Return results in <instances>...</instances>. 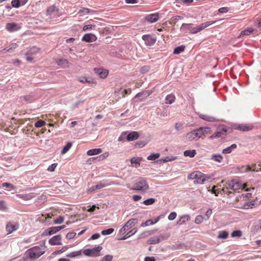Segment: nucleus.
<instances>
[{"instance_id":"61","label":"nucleus","mask_w":261,"mask_h":261,"mask_svg":"<svg viewBox=\"0 0 261 261\" xmlns=\"http://www.w3.org/2000/svg\"><path fill=\"white\" fill-rule=\"evenodd\" d=\"M64 218L62 216H59L57 219L54 220L55 224H61L64 221Z\"/></svg>"},{"instance_id":"6","label":"nucleus","mask_w":261,"mask_h":261,"mask_svg":"<svg viewBox=\"0 0 261 261\" xmlns=\"http://www.w3.org/2000/svg\"><path fill=\"white\" fill-rule=\"evenodd\" d=\"M216 21H207L204 23L200 24L195 27H193V29H191V34H196L197 33L201 31L204 30V29L208 27L211 25L214 24Z\"/></svg>"},{"instance_id":"59","label":"nucleus","mask_w":261,"mask_h":261,"mask_svg":"<svg viewBox=\"0 0 261 261\" xmlns=\"http://www.w3.org/2000/svg\"><path fill=\"white\" fill-rule=\"evenodd\" d=\"M2 187H7V188H10V189H13V190L15 189L16 188L14 185H13L12 184H11L10 183H8V182H4L2 184Z\"/></svg>"},{"instance_id":"27","label":"nucleus","mask_w":261,"mask_h":261,"mask_svg":"<svg viewBox=\"0 0 261 261\" xmlns=\"http://www.w3.org/2000/svg\"><path fill=\"white\" fill-rule=\"evenodd\" d=\"M226 132V129L223 127L220 131H217L215 132L211 137L212 138H219L222 136Z\"/></svg>"},{"instance_id":"50","label":"nucleus","mask_w":261,"mask_h":261,"mask_svg":"<svg viewBox=\"0 0 261 261\" xmlns=\"http://www.w3.org/2000/svg\"><path fill=\"white\" fill-rule=\"evenodd\" d=\"M46 124L44 120H39L37 121L35 124V126L36 127H41L42 126H43Z\"/></svg>"},{"instance_id":"47","label":"nucleus","mask_w":261,"mask_h":261,"mask_svg":"<svg viewBox=\"0 0 261 261\" xmlns=\"http://www.w3.org/2000/svg\"><path fill=\"white\" fill-rule=\"evenodd\" d=\"M242 235V232L241 230H234L231 233V236L232 238L240 237Z\"/></svg>"},{"instance_id":"25","label":"nucleus","mask_w":261,"mask_h":261,"mask_svg":"<svg viewBox=\"0 0 261 261\" xmlns=\"http://www.w3.org/2000/svg\"><path fill=\"white\" fill-rule=\"evenodd\" d=\"M190 220V217L188 215H185L180 217L179 220L177 222V225H182Z\"/></svg>"},{"instance_id":"21","label":"nucleus","mask_w":261,"mask_h":261,"mask_svg":"<svg viewBox=\"0 0 261 261\" xmlns=\"http://www.w3.org/2000/svg\"><path fill=\"white\" fill-rule=\"evenodd\" d=\"M253 126L251 124H240L236 127V129L243 132H247L251 130Z\"/></svg>"},{"instance_id":"56","label":"nucleus","mask_w":261,"mask_h":261,"mask_svg":"<svg viewBox=\"0 0 261 261\" xmlns=\"http://www.w3.org/2000/svg\"><path fill=\"white\" fill-rule=\"evenodd\" d=\"M11 4L13 7L19 8L20 6L19 0H12Z\"/></svg>"},{"instance_id":"33","label":"nucleus","mask_w":261,"mask_h":261,"mask_svg":"<svg viewBox=\"0 0 261 261\" xmlns=\"http://www.w3.org/2000/svg\"><path fill=\"white\" fill-rule=\"evenodd\" d=\"M82 255L81 250L72 252L66 255V256L70 258H74Z\"/></svg>"},{"instance_id":"42","label":"nucleus","mask_w":261,"mask_h":261,"mask_svg":"<svg viewBox=\"0 0 261 261\" xmlns=\"http://www.w3.org/2000/svg\"><path fill=\"white\" fill-rule=\"evenodd\" d=\"M228 236V233L226 231H221L219 232L218 238L225 239L227 238Z\"/></svg>"},{"instance_id":"30","label":"nucleus","mask_w":261,"mask_h":261,"mask_svg":"<svg viewBox=\"0 0 261 261\" xmlns=\"http://www.w3.org/2000/svg\"><path fill=\"white\" fill-rule=\"evenodd\" d=\"M192 29H193L192 24L183 23L180 27V31L185 32L187 30H189L191 33Z\"/></svg>"},{"instance_id":"26","label":"nucleus","mask_w":261,"mask_h":261,"mask_svg":"<svg viewBox=\"0 0 261 261\" xmlns=\"http://www.w3.org/2000/svg\"><path fill=\"white\" fill-rule=\"evenodd\" d=\"M102 152V149L101 148H95V149H92L89 150L87 152V154L88 155H94L98 154Z\"/></svg>"},{"instance_id":"53","label":"nucleus","mask_w":261,"mask_h":261,"mask_svg":"<svg viewBox=\"0 0 261 261\" xmlns=\"http://www.w3.org/2000/svg\"><path fill=\"white\" fill-rule=\"evenodd\" d=\"M109 152H106L99 155L98 156H97L96 159H98L99 161H102L105 160L106 158H107L109 156Z\"/></svg>"},{"instance_id":"1","label":"nucleus","mask_w":261,"mask_h":261,"mask_svg":"<svg viewBox=\"0 0 261 261\" xmlns=\"http://www.w3.org/2000/svg\"><path fill=\"white\" fill-rule=\"evenodd\" d=\"M45 253V250L39 246H35L28 249L25 252V255L32 259L39 258Z\"/></svg>"},{"instance_id":"54","label":"nucleus","mask_w":261,"mask_h":261,"mask_svg":"<svg viewBox=\"0 0 261 261\" xmlns=\"http://www.w3.org/2000/svg\"><path fill=\"white\" fill-rule=\"evenodd\" d=\"M150 70V66L148 65H145L141 68L140 72L143 73L145 74L149 71Z\"/></svg>"},{"instance_id":"12","label":"nucleus","mask_w":261,"mask_h":261,"mask_svg":"<svg viewBox=\"0 0 261 261\" xmlns=\"http://www.w3.org/2000/svg\"><path fill=\"white\" fill-rule=\"evenodd\" d=\"M19 227V224L18 223H13L12 222H8L6 227V231L8 234H10L14 231L17 230Z\"/></svg>"},{"instance_id":"10","label":"nucleus","mask_w":261,"mask_h":261,"mask_svg":"<svg viewBox=\"0 0 261 261\" xmlns=\"http://www.w3.org/2000/svg\"><path fill=\"white\" fill-rule=\"evenodd\" d=\"M22 23L15 22L7 23L6 25V29L9 32H14L19 31L21 28Z\"/></svg>"},{"instance_id":"52","label":"nucleus","mask_w":261,"mask_h":261,"mask_svg":"<svg viewBox=\"0 0 261 261\" xmlns=\"http://www.w3.org/2000/svg\"><path fill=\"white\" fill-rule=\"evenodd\" d=\"M48 234L49 235L54 234L59 231V228H57V226L50 227L48 229Z\"/></svg>"},{"instance_id":"11","label":"nucleus","mask_w":261,"mask_h":261,"mask_svg":"<svg viewBox=\"0 0 261 261\" xmlns=\"http://www.w3.org/2000/svg\"><path fill=\"white\" fill-rule=\"evenodd\" d=\"M197 139H199L203 136L211 133V128L208 127H201L195 129Z\"/></svg>"},{"instance_id":"38","label":"nucleus","mask_w":261,"mask_h":261,"mask_svg":"<svg viewBox=\"0 0 261 261\" xmlns=\"http://www.w3.org/2000/svg\"><path fill=\"white\" fill-rule=\"evenodd\" d=\"M185 49V45H181L179 46H178L176 47L173 51V53L174 54H179L181 52L184 51Z\"/></svg>"},{"instance_id":"20","label":"nucleus","mask_w":261,"mask_h":261,"mask_svg":"<svg viewBox=\"0 0 261 261\" xmlns=\"http://www.w3.org/2000/svg\"><path fill=\"white\" fill-rule=\"evenodd\" d=\"M18 45L16 43H11L9 47L4 48L0 51V53L4 54L7 52L12 53L18 47Z\"/></svg>"},{"instance_id":"8","label":"nucleus","mask_w":261,"mask_h":261,"mask_svg":"<svg viewBox=\"0 0 261 261\" xmlns=\"http://www.w3.org/2000/svg\"><path fill=\"white\" fill-rule=\"evenodd\" d=\"M101 246L94 247L92 249H87L84 250V254L89 256H98L100 255V251L102 250Z\"/></svg>"},{"instance_id":"49","label":"nucleus","mask_w":261,"mask_h":261,"mask_svg":"<svg viewBox=\"0 0 261 261\" xmlns=\"http://www.w3.org/2000/svg\"><path fill=\"white\" fill-rule=\"evenodd\" d=\"M155 202V199L154 198H149L144 200L143 203L146 205H149L153 204Z\"/></svg>"},{"instance_id":"35","label":"nucleus","mask_w":261,"mask_h":261,"mask_svg":"<svg viewBox=\"0 0 261 261\" xmlns=\"http://www.w3.org/2000/svg\"><path fill=\"white\" fill-rule=\"evenodd\" d=\"M199 117L201 118L203 120L210 121V122H213L215 121V118L213 117L205 115V114H201L199 115Z\"/></svg>"},{"instance_id":"18","label":"nucleus","mask_w":261,"mask_h":261,"mask_svg":"<svg viewBox=\"0 0 261 261\" xmlns=\"http://www.w3.org/2000/svg\"><path fill=\"white\" fill-rule=\"evenodd\" d=\"M94 71L95 72L99 75L101 78L105 79L108 75V71L107 70L102 68H94Z\"/></svg>"},{"instance_id":"51","label":"nucleus","mask_w":261,"mask_h":261,"mask_svg":"<svg viewBox=\"0 0 261 261\" xmlns=\"http://www.w3.org/2000/svg\"><path fill=\"white\" fill-rule=\"evenodd\" d=\"M204 219V217L201 215H198L196 217L195 219V223L196 224L201 223Z\"/></svg>"},{"instance_id":"37","label":"nucleus","mask_w":261,"mask_h":261,"mask_svg":"<svg viewBox=\"0 0 261 261\" xmlns=\"http://www.w3.org/2000/svg\"><path fill=\"white\" fill-rule=\"evenodd\" d=\"M184 154L186 156H190L191 158H193L196 154L195 150H186L184 152Z\"/></svg>"},{"instance_id":"19","label":"nucleus","mask_w":261,"mask_h":261,"mask_svg":"<svg viewBox=\"0 0 261 261\" xmlns=\"http://www.w3.org/2000/svg\"><path fill=\"white\" fill-rule=\"evenodd\" d=\"M159 19V14L158 13L147 15L145 17V20L147 21L153 23L156 22Z\"/></svg>"},{"instance_id":"62","label":"nucleus","mask_w":261,"mask_h":261,"mask_svg":"<svg viewBox=\"0 0 261 261\" xmlns=\"http://www.w3.org/2000/svg\"><path fill=\"white\" fill-rule=\"evenodd\" d=\"M56 10V7L54 6H52L47 9V13L48 14L51 15Z\"/></svg>"},{"instance_id":"16","label":"nucleus","mask_w":261,"mask_h":261,"mask_svg":"<svg viewBox=\"0 0 261 261\" xmlns=\"http://www.w3.org/2000/svg\"><path fill=\"white\" fill-rule=\"evenodd\" d=\"M61 239V236L59 234L53 237L48 242L51 245H62Z\"/></svg>"},{"instance_id":"41","label":"nucleus","mask_w":261,"mask_h":261,"mask_svg":"<svg viewBox=\"0 0 261 261\" xmlns=\"http://www.w3.org/2000/svg\"><path fill=\"white\" fill-rule=\"evenodd\" d=\"M212 159L216 162L220 163L223 160V156L220 154H214L212 156Z\"/></svg>"},{"instance_id":"28","label":"nucleus","mask_w":261,"mask_h":261,"mask_svg":"<svg viewBox=\"0 0 261 261\" xmlns=\"http://www.w3.org/2000/svg\"><path fill=\"white\" fill-rule=\"evenodd\" d=\"M141 159L140 158H136L135 157H133L130 159V162L132 165L136 167L137 168L140 166V161Z\"/></svg>"},{"instance_id":"57","label":"nucleus","mask_w":261,"mask_h":261,"mask_svg":"<svg viewBox=\"0 0 261 261\" xmlns=\"http://www.w3.org/2000/svg\"><path fill=\"white\" fill-rule=\"evenodd\" d=\"M113 258V255L108 254L105 255L100 261H112Z\"/></svg>"},{"instance_id":"15","label":"nucleus","mask_w":261,"mask_h":261,"mask_svg":"<svg viewBox=\"0 0 261 261\" xmlns=\"http://www.w3.org/2000/svg\"><path fill=\"white\" fill-rule=\"evenodd\" d=\"M111 184H107L105 182L100 181L98 182L95 186H93L91 187H90L89 189V191L90 192H93L95 190H100L104 187H106V186L111 185Z\"/></svg>"},{"instance_id":"2","label":"nucleus","mask_w":261,"mask_h":261,"mask_svg":"<svg viewBox=\"0 0 261 261\" xmlns=\"http://www.w3.org/2000/svg\"><path fill=\"white\" fill-rule=\"evenodd\" d=\"M226 184V188H229L233 191H237L239 189H244L246 191H249V189L247 188V184H242L237 178L228 181Z\"/></svg>"},{"instance_id":"46","label":"nucleus","mask_w":261,"mask_h":261,"mask_svg":"<svg viewBox=\"0 0 261 261\" xmlns=\"http://www.w3.org/2000/svg\"><path fill=\"white\" fill-rule=\"evenodd\" d=\"M159 220V218H158L154 222H153L151 220H147L144 223L142 224V226H149L150 225H153L156 223Z\"/></svg>"},{"instance_id":"4","label":"nucleus","mask_w":261,"mask_h":261,"mask_svg":"<svg viewBox=\"0 0 261 261\" xmlns=\"http://www.w3.org/2000/svg\"><path fill=\"white\" fill-rule=\"evenodd\" d=\"M149 185L146 180L141 179L134 184V187L129 188L130 190L140 191L142 193H145L149 189Z\"/></svg>"},{"instance_id":"48","label":"nucleus","mask_w":261,"mask_h":261,"mask_svg":"<svg viewBox=\"0 0 261 261\" xmlns=\"http://www.w3.org/2000/svg\"><path fill=\"white\" fill-rule=\"evenodd\" d=\"M95 28V25L91 24H87V25H85L84 26L83 30L84 31L92 30L94 29Z\"/></svg>"},{"instance_id":"60","label":"nucleus","mask_w":261,"mask_h":261,"mask_svg":"<svg viewBox=\"0 0 261 261\" xmlns=\"http://www.w3.org/2000/svg\"><path fill=\"white\" fill-rule=\"evenodd\" d=\"M57 165L58 164L57 163H54V164H51V165H50L48 167L47 170L48 171H49V172H53V171H54L55 169H56V168L57 166Z\"/></svg>"},{"instance_id":"23","label":"nucleus","mask_w":261,"mask_h":261,"mask_svg":"<svg viewBox=\"0 0 261 261\" xmlns=\"http://www.w3.org/2000/svg\"><path fill=\"white\" fill-rule=\"evenodd\" d=\"M186 139L190 141L194 140H198L195 130L187 133L186 134Z\"/></svg>"},{"instance_id":"45","label":"nucleus","mask_w":261,"mask_h":261,"mask_svg":"<svg viewBox=\"0 0 261 261\" xmlns=\"http://www.w3.org/2000/svg\"><path fill=\"white\" fill-rule=\"evenodd\" d=\"M69 247L67 246H63L60 250L55 251L53 253V254H59L62 253L65 251H66L68 249Z\"/></svg>"},{"instance_id":"3","label":"nucleus","mask_w":261,"mask_h":261,"mask_svg":"<svg viewBox=\"0 0 261 261\" xmlns=\"http://www.w3.org/2000/svg\"><path fill=\"white\" fill-rule=\"evenodd\" d=\"M188 179L190 180L195 179L194 183L202 184L205 181L206 178L204 174L200 171H196L189 175Z\"/></svg>"},{"instance_id":"29","label":"nucleus","mask_w":261,"mask_h":261,"mask_svg":"<svg viewBox=\"0 0 261 261\" xmlns=\"http://www.w3.org/2000/svg\"><path fill=\"white\" fill-rule=\"evenodd\" d=\"M161 239L160 237L155 236L148 239L147 242L149 244H154L160 242Z\"/></svg>"},{"instance_id":"32","label":"nucleus","mask_w":261,"mask_h":261,"mask_svg":"<svg viewBox=\"0 0 261 261\" xmlns=\"http://www.w3.org/2000/svg\"><path fill=\"white\" fill-rule=\"evenodd\" d=\"M237 146L236 144H232L230 146L224 149L222 151V153L224 154L230 153L232 150L237 148Z\"/></svg>"},{"instance_id":"17","label":"nucleus","mask_w":261,"mask_h":261,"mask_svg":"<svg viewBox=\"0 0 261 261\" xmlns=\"http://www.w3.org/2000/svg\"><path fill=\"white\" fill-rule=\"evenodd\" d=\"M55 62L58 65L63 68H67L70 66V63L65 59H57Z\"/></svg>"},{"instance_id":"40","label":"nucleus","mask_w":261,"mask_h":261,"mask_svg":"<svg viewBox=\"0 0 261 261\" xmlns=\"http://www.w3.org/2000/svg\"><path fill=\"white\" fill-rule=\"evenodd\" d=\"M253 31V30L251 28H249V29H246L241 32L239 37L240 38L241 36H244V35H249L251 33H252Z\"/></svg>"},{"instance_id":"22","label":"nucleus","mask_w":261,"mask_h":261,"mask_svg":"<svg viewBox=\"0 0 261 261\" xmlns=\"http://www.w3.org/2000/svg\"><path fill=\"white\" fill-rule=\"evenodd\" d=\"M139 137V134L137 132H132L127 136L126 140L128 141H132L137 140Z\"/></svg>"},{"instance_id":"31","label":"nucleus","mask_w":261,"mask_h":261,"mask_svg":"<svg viewBox=\"0 0 261 261\" xmlns=\"http://www.w3.org/2000/svg\"><path fill=\"white\" fill-rule=\"evenodd\" d=\"M175 99V97L174 95L172 94H169L166 96V97L165 98L166 103L172 104V103H173L174 102Z\"/></svg>"},{"instance_id":"34","label":"nucleus","mask_w":261,"mask_h":261,"mask_svg":"<svg viewBox=\"0 0 261 261\" xmlns=\"http://www.w3.org/2000/svg\"><path fill=\"white\" fill-rule=\"evenodd\" d=\"M137 231V229L136 228H134L130 230L125 236L121 239L122 240H125L127 238L130 237L132 235L134 234Z\"/></svg>"},{"instance_id":"58","label":"nucleus","mask_w":261,"mask_h":261,"mask_svg":"<svg viewBox=\"0 0 261 261\" xmlns=\"http://www.w3.org/2000/svg\"><path fill=\"white\" fill-rule=\"evenodd\" d=\"M7 210L6 204L4 201H0V210L5 211Z\"/></svg>"},{"instance_id":"44","label":"nucleus","mask_w":261,"mask_h":261,"mask_svg":"<svg viewBox=\"0 0 261 261\" xmlns=\"http://www.w3.org/2000/svg\"><path fill=\"white\" fill-rule=\"evenodd\" d=\"M160 156V154L159 153H152L147 156V159L148 160L154 161L158 159Z\"/></svg>"},{"instance_id":"36","label":"nucleus","mask_w":261,"mask_h":261,"mask_svg":"<svg viewBox=\"0 0 261 261\" xmlns=\"http://www.w3.org/2000/svg\"><path fill=\"white\" fill-rule=\"evenodd\" d=\"M78 81L82 83H95L94 81L92 79H88L84 76L79 77Z\"/></svg>"},{"instance_id":"9","label":"nucleus","mask_w":261,"mask_h":261,"mask_svg":"<svg viewBox=\"0 0 261 261\" xmlns=\"http://www.w3.org/2000/svg\"><path fill=\"white\" fill-rule=\"evenodd\" d=\"M238 170L240 173H246L250 171H258V169L256 168V164L250 165H243L238 167Z\"/></svg>"},{"instance_id":"43","label":"nucleus","mask_w":261,"mask_h":261,"mask_svg":"<svg viewBox=\"0 0 261 261\" xmlns=\"http://www.w3.org/2000/svg\"><path fill=\"white\" fill-rule=\"evenodd\" d=\"M254 204L252 202H245L241 206H238L239 208L243 209H248L249 208H252Z\"/></svg>"},{"instance_id":"5","label":"nucleus","mask_w":261,"mask_h":261,"mask_svg":"<svg viewBox=\"0 0 261 261\" xmlns=\"http://www.w3.org/2000/svg\"><path fill=\"white\" fill-rule=\"evenodd\" d=\"M138 220L137 219H131L128 220L125 225L123 226V227L120 230V233L121 234H124L129 230L130 229L132 228L135 226V224L137 223Z\"/></svg>"},{"instance_id":"39","label":"nucleus","mask_w":261,"mask_h":261,"mask_svg":"<svg viewBox=\"0 0 261 261\" xmlns=\"http://www.w3.org/2000/svg\"><path fill=\"white\" fill-rule=\"evenodd\" d=\"M72 144L71 142H68L67 144L63 147V149L61 151V153L62 154H65L68 151V150L71 148Z\"/></svg>"},{"instance_id":"55","label":"nucleus","mask_w":261,"mask_h":261,"mask_svg":"<svg viewBox=\"0 0 261 261\" xmlns=\"http://www.w3.org/2000/svg\"><path fill=\"white\" fill-rule=\"evenodd\" d=\"M114 231V229L113 228H109L108 229L102 230L101 231V234L102 235H109L113 232Z\"/></svg>"},{"instance_id":"7","label":"nucleus","mask_w":261,"mask_h":261,"mask_svg":"<svg viewBox=\"0 0 261 261\" xmlns=\"http://www.w3.org/2000/svg\"><path fill=\"white\" fill-rule=\"evenodd\" d=\"M40 49L37 47L34 46L30 48L26 53V60L27 61L32 62L35 58V56L39 53Z\"/></svg>"},{"instance_id":"14","label":"nucleus","mask_w":261,"mask_h":261,"mask_svg":"<svg viewBox=\"0 0 261 261\" xmlns=\"http://www.w3.org/2000/svg\"><path fill=\"white\" fill-rule=\"evenodd\" d=\"M82 40L86 42H92L97 40V37L93 34L87 33L84 35Z\"/></svg>"},{"instance_id":"13","label":"nucleus","mask_w":261,"mask_h":261,"mask_svg":"<svg viewBox=\"0 0 261 261\" xmlns=\"http://www.w3.org/2000/svg\"><path fill=\"white\" fill-rule=\"evenodd\" d=\"M142 39L144 41L147 46H152L154 44L156 39L153 38L150 35H144L142 36Z\"/></svg>"},{"instance_id":"24","label":"nucleus","mask_w":261,"mask_h":261,"mask_svg":"<svg viewBox=\"0 0 261 261\" xmlns=\"http://www.w3.org/2000/svg\"><path fill=\"white\" fill-rule=\"evenodd\" d=\"M17 196L24 200H29L35 197V195L34 193L18 194Z\"/></svg>"},{"instance_id":"63","label":"nucleus","mask_w":261,"mask_h":261,"mask_svg":"<svg viewBox=\"0 0 261 261\" xmlns=\"http://www.w3.org/2000/svg\"><path fill=\"white\" fill-rule=\"evenodd\" d=\"M177 214L175 212L171 213L168 217V218L169 220H173L176 217Z\"/></svg>"},{"instance_id":"64","label":"nucleus","mask_w":261,"mask_h":261,"mask_svg":"<svg viewBox=\"0 0 261 261\" xmlns=\"http://www.w3.org/2000/svg\"><path fill=\"white\" fill-rule=\"evenodd\" d=\"M76 235V233L74 232H69L66 235V238L68 239H73Z\"/></svg>"}]
</instances>
